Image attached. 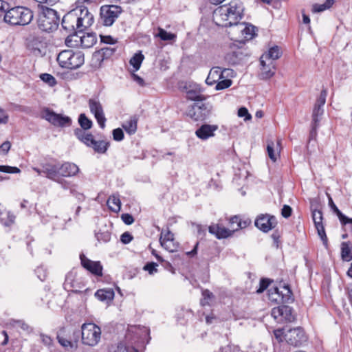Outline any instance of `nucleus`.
I'll use <instances>...</instances> for the list:
<instances>
[{
  "instance_id": "obj_22",
  "label": "nucleus",
  "mask_w": 352,
  "mask_h": 352,
  "mask_svg": "<svg viewBox=\"0 0 352 352\" xmlns=\"http://www.w3.org/2000/svg\"><path fill=\"white\" fill-rule=\"evenodd\" d=\"M275 224V218L267 214H261L255 221V226L264 232L274 228Z\"/></svg>"
},
{
  "instance_id": "obj_62",
  "label": "nucleus",
  "mask_w": 352,
  "mask_h": 352,
  "mask_svg": "<svg viewBox=\"0 0 352 352\" xmlns=\"http://www.w3.org/2000/svg\"><path fill=\"white\" fill-rule=\"evenodd\" d=\"M133 239L132 235L129 232H124L120 237L121 241L124 243L127 244L129 243Z\"/></svg>"
},
{
  "instance_id": "obj_63",
  "label": "nucleus",
  "mask_w": 352,
  "mask_h": 352,
  "mask_svg": "<svg viewBox=\"0 0 352 352\" xmlns=\"http://www.w3.org/2000/svg\"><path fill=\"white\" fill-rule=\"evenodd\" d=\"M292 208L287 205H284L282 210H281V214L285 218H288L292 214Z\"/></svg>"
},
{
  "instance_id": "obj_15",
  "label": "nucleus",
  "mask_w": 352,
  "mask_h": 352,
  "mask_svg": "<svg viewBox=\"0 0 352 352\" xmlns=\"http://www.w3.org/2000/svg\"><path fill=\"white\" fill-rule=\"evenodd\" d=\"M248 56V53L245 47L233 46L226 54L225 60L230 65H238Z\"/></svg>"
},
{
  "instance_id": "obj_16",
  "label": "nucleus",
  "mask_w": 352,
  "mask_h": 352,
  "mask_svg": "<svg viewBox=\"0 0 352 352\" xmlns=\"http://www.w3.org/2000/svg\"><path fill=\"white\" fill-rule=\"evenodd\" d=\"M89 107L91 113L94 115L100 128L105 127L106 118L103 107L100 102L96 98H90L88 101Z\"/></svg>"
},
{
  "instance_id": "obj_13",
  "label": "nucleus",
  "mask_w": 352,
  "mask_h": 352,
  "mask_svg": "<svg viewBox=\"0 0 352 352\" xmlns=\"http://www.w3.org/2000/svg\"><path fill=\"white\" fill-rule=\"evenodd\" d=\"M278 287L270 288L268 291L269 299L272 302L276 303H289L293 301L292 292L288 285H284L281 287V295L277 294Z\"/></svg>"
},
{
  "instance_id": "obj_29",
  "label": "nucleus",
  "mask_w": 352,
  "mask_h": 352,
  "mask_svg": "<svg viewBox=\"0 0 352 352\" xmlns=\"http://www.w3.org/2000/svg\"><path fill=\"white\" fill-rule=\"evenodd\" d=\"M97 41L95 33H87L80 36V45L84 48L92 47Z\"/></svg>"
},
{
  "instance_id": "obj_58",
  "label": "nucleus",
  "mask_w": 352,
  "mask_h": 352,
  "mask_svg": "<svg viewBox=\"0 0 352 352\" xmlns=\"http://www.w3.org/2000/svg\"><path fill=\"white\" fill-rule=\"evenodd\" d=\"M238 116L241 118L245 117V120H248L252 118L251 115L248 113V111L245 107H241L239 109Z\"/></svg>"
},
{
  "instance_id": "obj_33",
  "label": "nucleus",
  "mask_w": 352,
  "mask_h": 352,
  "mask_svg": "<svg viewBox=\"0 0 352 352\" xmlns=\"http://www.w3.org/2000/svg\"><path fill=\"white\" fill-rule=\"evenodd\" d=\"M95 296L100 301H110L113 299L114 292L112 289H98Z\"/></svg>"
},
{
  "instance_id": "obj_44",
  "label": "nucleus",
  "mask_w": 352,
  "mask_h": 352,
  "mask_svg": "<svg viewBox=\"0 0 352 352\" xmlns=\"http://www.w3.org/2000/svg\"><path fill=\"white\" fill-rule=\"evenodd\" d=\"M40 78L43 82H45L51 87L54 86L56 84V78L51 74H42L40 76Z\"/></svg>"
},
{
  "instance_id": "obj_4",
  "label": "nucleus",
  "mask_w": 352,
  "mask_h": 352,
  "mask_svg": "<svg viewBox=\"0 0 352 352\" xmlns=\"http://www.w3.org/2000/svg\"><path fill=\"white\" fill-rule=\"evenodd\" d=\"M33 19L31 10L25 7L12 8L5 13L4 21L12 25H25L29 24Z\"/></svg>"
},
{
  "instance_id": "obj_41",
  "label": "nucleus",
  "mask_w": 352,
  "mask_h": 352,
  "mask_svg": "<svg viewBox=\"0 0 352 352\" xmlns=\"http://www.w3.org/2000/svg\"><path fill=\"white\" fill-rule=\"evenodd\" d=\"M161 245L166 250L173 252L177 249V244L174 241V239L168 241H162L160 243Z\"/></svg>"
},
{
  "instance_id": "obj_49",
  "label": "nucleus",
  "mask_w": 352,
  "mask_h": 352,
  "mask_svg": "<svg viewBox=\"0 0 352 352\" xmlns=\"http://www.w3.org/2000/svg\"><path fill=\"white\" fill-rule=\"evenodd\" d=\"M96 236L99 241L108 242L111 239V234L108 232H98Z\"/></svg>"
},
{
  "instance_id": "obj_40",
  "label": "nucleus",
  "mask_w": 352,
  "mask_h": 352,
  "mask_svg": "<svg viewBox=\"0 0 352 352\" xmlns=\"http://www.w3.org/2000/svg\"><path fill=\"white\" fill-rule=\"evenodd\" d=\"M144 60V56L141 54H135L130 60V64L133 65L135 71H138Z\"/></svg>"
},
{
  "instance_id": "obj_45",
  "label": "nucleus",
  "mask_w": 352,
  "mask_h": 352,
  "mask_svg": "<svg viewBox=\"0 0 352 352\" xmlns=\"http://www.w3.org/2000/svg\"><path fill=\"white\" fill-rule=\"evenodd\" d=\"M202 296L204 297L203 300H201V305L205 306L209 305V300L214 298V294L210 292L208 289H205L202 292Z\"/></svg>"
},
{
  "instance_id": "obj_35",
  "label": "nucleus",
  "mask_w": 352,
  "mask_h": 352,
  "mask_svg": "<svg viewBox=\"0 0 352 352\" xmlns=\"http://www.w3.org/2000/svg\"><path fill=\"white\" fill-rule=\"evenodd\" d=\"M341 256L344 261H350L352 260L351 248L348 242H342L341 244Z\"/></svg>"
},
{
  "instance_id": "obj_60",
  "label": "nucleus",
  "mask_w": 352,
  "mask_h": 352,
  "mask_svg": "<svg viewBox=\"0 0 352 352\" xmlns=\"http://www.w3.org/2000/svg\"><path fill=\"white\" fill-rule=\"evenodd\" d=\"M121 219L123 222L126 225H131L134 222V218L133 216L128 213L122 214L121 216Z\"/></svg>"
},
{
  "instance_id": "obj_25",
  "label": "nucleus",
  "mask_w": 352,
  "mask_h": 352,
  "mask_svg": "<svg viewBox=\"0 0 352 352\" xmlns=\"http://www.w3.org/2000/svg\"><path fill=\"white\" fill-rule=\"evenodd\" d=\"M329 205L333 212H335L338 216L340 223L344 226H348L349 229L352 232V219L349 218L341 212V211L333 203L332 198L330 196L329 197Z\"/></svg>"
},
{
  "instance_id": "obj_24",
  "label": "nucleus",
  "mask_w": 352,
  "mask_h": 352,
  "mask_svg": "<svg viewBox=\"0 0 352 352\" xmlns=\"http://www.w3.org/2000/svg\"><path fill=\"white\" fill-rule=\"evenodd\" d=\"M217 129V125L204 124L196 131L195 134L199 138L206 140L214 136V133Z\"/></svg>"
},
{
  "instance_id": "obj_43",
  "label": "nucleus",
  "mask_w": 352,
  "mask_h": 352,
  "mask_svg": "<svg viewBox=\"0 0 352 352\" xmlns=\"http://www.w3.org/2000/svg\"><path fill=\"white\" fill-rule=\"evenodd\" d=\"M109 352H129L127 347L122 343L111 344L109 347Z\"/></svg>"
},
{
  "instance_id": "obj_10",
  "label": "nucleus",
  "mask_w": 352,
  "mask_h": 352,
  "mask_svg": "<svg viewBox=\"0 0 352 352\" xmlns=\"http://www.w3.org/2000/svg\"><path fill=\"white\" fill-rule=\"evenodd\" d=\"M120 6L116 5H105L100 8V19L104 25L111 26L122 13Z\"/></svg>"
},
{
  "instance_id": "obj_23",
  "label": "nucleus",
  "mask_w": 352,
  "mask_h": 352,
  "mask_svg": "<svg viewBox=\"0 0 352 352\" xmlns=\"http://www.w3.org/2000/svg\"><path fill=\"white\" fill-rule=\"evenodd\" d=\"M208 230L210 233L215 235V236L219 239H226L229 236H231L234 232V229L232 230H230L218 224L210 226L208 228Z\"/></svg>"
},
{
  "instance_id": "obj_6",
  "label": "nucleus",
  "mask_w": 352,
  "mask_h": 352,
  "mask_svg": "<svg viewBox=\"0 0 352 352\" xmlns=\"http://www.w3.org/2000/svg\"><path fill=\"white\" fill-rule=\"evenodd\" d=\"M101 338V329L94 323H84L81 326L82 343L89 346H96Z\"/></svg>"
},
{
  "instance_id": "obj_42",
  "label": "nucleus",
  "mask_w": 352,
  "mask_h": 352,
  "mask_svg": "<svg viewBox=\"0 0 352 352\" xmlns=\"http://www.w3.org/2000/svg\"><path fill=\"white\" fill-rule=\"evenodd\" d=\"M232 83V81L230 78H226V79L220 80L217 82L215 88L217 90L225 89L230 87Z\"/></svg>"
},
{
  "instance_id": "obj_64",
  "label": "nucleus",
  "mask_w": 352,
  "mask_h": 352,
  "mask_svg": "<svg viewBox=\"0 0 352 352\" xmlns=\"http://www.w3.org/2000/svg\"><path fill=\"white\" fill-rule=\"evenodd\" d=\"M85 131V130H84L82 129H76L74 131L75 135L81 142H82V140H84V137L87 134Z\"/></svg>"
},
{
  "instance_id": "obj_34",
  "label": "nucleus",
  "mask_w": 352,
  "mask_h": 352,
  "mask_svg": "<svg viewBox=\"0 0 352 352\" xmlns=\"http://www.w3.org/2000/svg\"><path fill=\"white\" fill-rule=\"evenodd\" d=\"M109 146V142L104 140H94L93 144H91L89 147H91L95 152L102 154L107 151Z\"/></svg>"
},
{
  "instance_id": "obj_55",
  "label": "nucleus",
  "mask_w": 352,
  "mask_h": 352,
  "mask_svg": "<svg viewBox=\"0 0 352 352\" xmlns=\"http://www.w3.org/2000/svg\"><path fill=\"white\" fill-rule=\"evenodd\" d=\"M113 140L116 141L122 140L124 139L123 131L120 128L113 130Z\"/></svg>"
},
{
  "instance_id": "obj_47",
  "label": "nucleus",
  "mask_w": 352,
  "mask_h": 352,
  "mask_svg": "<svg viewBox=\"0 0 352 352\" xmlns=\"http://www.w3.org/2000/svg\"><path fill=\"white\" fill-rule=\"evenodd\" d=\"M274 143L272 141H268L267 145V151L268 155H269L270 158L273 162H276V157L274 153Z\"/></svg>"
},
{
  "instance_id": "obj_39",
  "label": "nucleus",
  "mask_w": 352,
  "mask_h": 352,
  "mask_svg": "<svg viewBox=\"0 0 352 352\" xmlns=\"http://www.w3.org/2000/svg\"><path fill=\"white\" fill-rule=\"evenodd\" d=\"M78 122L81 129L88 130L91 128L93 122L84 113H81L78 118Z\"/></svg>"
},
{
  "instance_id": "obj_61",
  "label": "nucleus",
  "mask_w": 352,
  "mask_h": 352,
  "mask_svg": "<svg viewBox=\"0 0 352 352\" xmlns=\"http://www.w3.org/2000/svg\"><path fill=\"white\" fill-rule=\"evenodd\" d=\"M11 148V143L9 141L4 142L0 146V153H2L4 155H6Z\"/></svg>"
},
{
  "instance_id": "obj_51",
  "label": "nucleus",
  "mask_w": 352,
  "mask_h": 352,
  "mask_svg": "<svg viewBox=\"0 0 352 352\" xmlns=\"http://www.w3.org/2000/svg\"><path fill=\"white\" fill-rule=\"evenodd\" d=\"M0 172L8 173H19L21 172V170L19 168L14 166H0Z\"/></svg>"
},
{
  "instance_id": "obj_8",
  "label": "nucleus",
  "mask_w": 352,
  "mask_h": 352,
  "mask_svg": "<svg viewBox=\"0 0 352 352\" xmlns=\"http://www.w3.org/2000/svg\"><path fill=\"white\" fill-rule=\"evenodd\" d=\"M71 331L65 327L60 328L57 332L58 343L65 349H76L79 338V331H73L72 337L69 336Z\"/></svg>"
},
{
  "instance_id": "obj_30",
  "label": "nucleus",
  "mask_w": 352,
  "mask_h": 352,
  "mask_svg": "<svg viewBox=\"0 0 352 352\" xmlns=\"http://www.w3.org/2000/svg\"><path fill=\"white\" fill-rule=\"evenodd\" d=\"M236 28L237 30L240 31L245 39H251L252 38L254 34V27L252 25H247L246 24L242 23H239L236 25Z\"/></svg>"
},
{
  "instance_id": "obj_26",
  "label": "nucleus",
  "mask_w": 352,
  "mask_h": 352,
  "mask_svg": "<svg viewBox=\"0 0 352 352\" xmlns=\"http://www.w3.org/2000/svg\"><path fill=\"white\" fill-rule=\"evenodd\" d=\"M282 52L280 47L277 45L273 46L261 56L260 62L265 63L272 61L274 63V60L279 58Z\"/></svg>"
},
{
  "instance_id": "obj_1",
  "label": "nucleus",
  "mask_w": 352,
  "mask_h": 352,
  "mask_svg": "<svg viewBox=\"0 0 352 352\" xmlns=\"http://www.w3.org/2000/svg\"><path fill=\"white\" fill-rule=\"evenodd\" d=\"M243 10L242 2L233 0L228 6H221L214 11L213 21L219 26H236L243 18Z\"/></svg>"
},
{
  "instance_id": "obj_31",
  "label": "nucleus",
  "mask_w": 352,
  "mask_h": 352,
  "mask_svg": "<svg viewBox=\"0 0 352 352\" xmlns=\"http://www.w3.org/2000/svg\"><path fill=\"white\" fill-rule=\"evenodd\" d=\"M138 121V117L134 115L122 124V127L129 134H134L137 130Z\"/></svg>"
},
{
  "instance_id": "obj_52",
  "label": "nucleus",
  "mask_w": 352,
  "mask_h": 352,
  "mask_svg": "<svg viewBox=\"0 0 352 352\" xmlns=\"http://www.w3.org/2000/svg\"><path fill=\"white\" fill-rule=\"evenodd\" d=\"M270 280L268 278H261L259 283V288L256 290V293L261 294L269 286Z\"/></svg>"
},
{
  "instance_id": "obj_27",
  "label": "nucleus",
  "mask_w": 352,
  "mask_h": 352,
  "mask_svg": "<svg viewBox=\"0 0 352 352\" xmlns=\"http://www.w3.org/2000/svg\"><path fill=\"white\" fill-rule=\"evenodd\" d=\"M14 219L15 217L0 204V223L8 227L14 223Z\"/></svg>"
},
{
  "instance_id": "obj_56",
  "label": "nucleus",
  "mask_w": 352,
  "mask_h": 352,
  "mask_svg": "<svg viewBox=\"0 0 352 352\" xmlns=\"http://www.w3.org/2000/svg\"><path fill=\"white\" fill-rule=\"evenodd\" d=\"M220 352H241L237 346L228 344L220 349Z\"/></svg>"
},
{
  "instance_id": "obj_18",
  "label": "nucleus",
  "mask_w": 352,
  "mask_h": 352,
  "mask_svg": "<svg viewBox=\"0 0 352 352\" xmlns=\"http://www.w3.org/2000/svg\"><path fill=\"white\" fill-rule=\"evenodd\" d=\"M62 27L68 32L73 33L76 30L80 32L78 22L77 11L74 10L67 13L62 19Z\"/></svg>"
},
{
  "instance_id": "obj_46",
  "label": "nucleus",
  "mask_w": 352,
  "mask_h": 352,
  "mask_svg": "<svg viewBox=\"0 0 352 352\" xmlns=\"http://www.w3.org/2000/svg\"><path fill=\"white\" fill-rule=\"evenodd\" d=\"M323 113V110L322 107L315 106L313 109L312 118H313V123L316 124H318L320 122L319 117L322 116Z\"/></svg>"
},
{
  "instance_id": "obj_3",
  "label": "nucleus",
  "mask_w": 352,
  "mask_h": 352,
  "mask_svg": "<svg viewBox=\"0 0 352 352\" xmlns=\"http://www.w3.org/2000/svg\"><path fill=\"white\" fill-rule=\"evenodd\" d=\"M38 26L43 32H50L57 29L60 17L57 12L47 6H41Z\"/></svg>"
},
{
  "instance_id": "obj_7",
  "label": "nucleus",
  "mask_w": 352,
  "mask_h": 352,
  "mask_svg": "<svg viewBox=\"0 0 352 352\" xmlns=\"http://www.w3.org/2000/svg\"><path fill=\"white\" fill-rule=\"evenodd\" d=\"M212 109L210 103L198 102L188 108L186 115L195 121H202L210 116Z\"/></svg>"
},
{
  "instance_id": "obj_28",
  "label": "nucleus",
  "mask_w": 352,
  "mask_h": 352,
  "mask_svg": "<svg viewBox=\"0 0 352 352\" xmlns=\"http://www.w3.org/2000/svg\"><path fill=\"white\" fill-rule=\"evenodd\" d=\"M262 66L261 76L263 78L268 79L274 76L275 73V65L272 61L270 62H261Z\"/></svg>"
},
{
  "instance_id": "obj_54",
  "label": "nucleus",
  "mask_w": 352,
  "mask_h": 352,
  "mask_svg": "<svg viewBox=\"0 0 352 352\" xmlns=\"http://www.w3.org/2000/svg\"><path fill=\"white\" fill-rule=\"evenodd\" d=\"M286 331L284 329H278L274 331V335L278 342H283L285 340V334Z\"/></svg>"
},
{
  "instance_id": "obj_19",
  "label": "nucleus",
  "mask_w": 352,
  "mask_h": 352,
  "mask_svg": "<svg viewBox=\"0 0 352 352\" xmlns=\"http://www.w3.org/2000/svg\"><path fill=\"white\" fill-rule=\"evenodd\" d=\"M74 11H77L80 32H82L84 29L90 27L93 24L94 16L89 12L87 8L80 7L75 9Z\"/></svg>"
},
{
  "instance_id": "obj_32",
  "label": "nucleus",
  "mask_w": 352,
  "mask_h": 352,
  "mask_svg": "<svg viewBox=\"0 0 352 352\" xmlns=\"http://www.w3.org/2000/svg\"><path fill=\"white\" fill-rule=\"evenodd\" d=\"M109 208L114 212H118L121 208V201L118 195H113L107 200Z\"/></svg>"
},
{
  "instance_id": "obj_53",
  "label": "nucleus",
  "mask_w": 352,
  "mask_h": 352,
  "mask_svg": "<svg viewBox=\"0 0 352 352\" xmlns=\"http://www.w3.org/2000/svg\"><path fill=\"white\" fill-rule=\"evenodd\" d=\"M174 239L173 234L168 229L167 230H162L161 232L160 242L162 243V241H168Z\"/></svg>"
},
{
  "instance_id": "obj_14",
  "label": "nucleus",
  "mask_w": 352,
  "mask_h": 352,
  "mask_svg": "<svg viewBox=\"0 0 352 352\" xmlns=\"http://www.w3.org/2000/svg\"><path fill=\"white\" fill-rule=\"evenodd\" d=\"M271 315L279 322L283 321L293 322L296 318L292 308L287 305H282L273 308Z\"/></svg>"
},
{
  "instance_id": "obj_9",
  "label": "nucleus",
  "mask_w": 352,
  "mask_h": 352,
  "mask_svg": "<svg viewBox=\"0 0 352 352\" xmlns=\"http://www.w3.org/2000/svg\"><path fill=\"white\" fill-rule=\"evenodd\" d=\"M27 47L34 56L42 57L47 52V43L41 36L31 35L27 38Z\"/></svg>"
},
{
  "instance_id": "obj_2",
  "label": "nucleus",
  "mask_w": 352,
  "mask_h": 352,
  "mask_svg": "<svg viewBox=\"0 0 352 352\" xmlns=\"http://www.w3.org/2000/svg\"><path fill=\"white\" fill-rule=\"evenodd\" d=\"M79 171L77 165L71 162H64L60 164L45 163L43 164V172L45 177L58 183L62 184V177H69L76 175Z\"/></svg>"
},
{
  "instance_id": "obj_17",
  "label": "nucleus",
  "mask_w": 352,
  "mask_h": 352,
  "mask_svg": "<svg viewBox=\"0 0 352 352\" xmlns=\"http://www.w3.org/2000/svg\"><path fill=\"white\" fill-rule=\"evenodd\" d=\"M223 76L224 77H233L234 71L231 69H222L219 67H212L208 74L206 82L209 85H212L217 83L221 80V76L223 77Z\"/></svg>"
},
{
  "instance_id": "obj_48",
  "label": "nucleus",
  "mask_w": 352,
  "mask_h": 352,
  "mask_svg": "<svg viewBox=\"0 0 352 352\" xmlns=\"http://www.w3.org/2000/svg\"><path fill=\"white\" fill-rule=\"evenodd\" d=\"M327 94V93L325 89L322 90L319 97L318 98V99L316 100L315 106L322 107L326 102Z\"/></svg>"
},
{
  "instance_id": "obj_12",
  "label": "nucleus",
  "mask_w": 352,
  "mask_h": 352,
  "mask_svg": "<svg viewBox=\"0 0 352 352\" xmlns=\"http://www.w3.org/2000/svg\"><path fill=\"white\" fill-rule=\"evenodd\" d=\"M41 117L56 126H69L72 124V119L69 117L56 113L47 108L43 109Z\"/></svg>"
},
{
  "instance_id": "obj_38",
  "label": "nucleus",
  "mask_w": 352,
  "mask_h": 352,
  "mask_svg": "<svg viewBox=\"0 0 352 352\" xmlns=\"http://www.w3.org/2000/svg\"><path fill=\"white\" fill-rule=\"evenodd\" d=\"M10 325L14 327H19L23 331L30 332L32 331L31 327L22 320H11L9 322Z\"/></svg>"
},
{
  "instance_id": "obj_57",
  "label": "nucleus",
  "mask_w": 352,
  "mask_h": 352,
  "mask_svg": "<svg viewBox=\"0 0 352 352\" xmlns=\"http://www.w3.org/2000/svg\"><path fill=\"white\" fill-rule=\"evenodd\" d=\"M157 266V264H156L155 263H148L144 265L143 269L145 271L148 272V273L150 274H153L154 272H157V268H156Z\"/></svg>"
},
{
  "instance_id": "obj_37",
  "label": "nucleus",
  "mask_w": 352,
  "mask_h": 352,
  "mask_svg": "<svg viewBox=\"0 0 352 352\" xmlns=\"http://www.w3.org/2000/svg\"><path fill=\"white\" fill-rule=\"evenodd\" d=\"M155 36L160 38L162 41H174L177 37L176 34L168 32L162 28H158V33Z\"/></svg>"
},
{
  "instance_id": "obj_11",
  "label": "nucleus",
  "mask_w": 352,
  "mask_h": 352,
  "mask_svg": "<svg viewBox=\"0 0 352 352\" xmlns=\"http://www.w3.org/2000/svg\"><path fill=\"white\" fill-rule=\"evenodd\" d=\"M285 340L292 346H300L307 341V337L302 328L296 327L287 330Z\"/></svg>"
},
{
  "instance_id": "obj_50",
  "label": "nucleus",
  "mask_w": 352,
  "mask_h": 352,
  "mask_svg": "<svg viewBox=\"0 0 352 352\" xmlns=\"http://www.w3.org/2000/svg\"><path fill=\"white\" fill-rule=\"evenodd\" d=\"M74 274L72 273H69L66 276L65 280L64 283L65 288H69V289L74 288Z\"/></svg>"
},
{
  "instance_id": "obj_21",
  "label": "nucleus",
  "mask_w": 352,
  "mask_h": 352,
  "mask_svg": "<svg viewBox=\"0 0 352 352\" xmlns=\"http://www.w3.org/2000/svg\"><path fill=\"white\" fill-rule=\"evenodd\" d=\"M312 217L319 236L323 243L327 244V237L325 233L324 226L322 224L323 217L322 211L319 210H314L312 212Z\"/></svg>"
},
{
  "instance_id": "obj_36",
  "label": "nucleus",
  "mask_w": 352,
  "mask_h": 352,
  "mask_svg": "<svg viewBox=\"0 0 352 352\" xmlns=\"http://www.w3.org/2000/svg\"><path fill=\"white\" fill-rule=\"evenodd\" d=\"M186 98L190 100L202 102L205 97L201 94L199 89H189L186 91Z\"/></svg>"
},
{
  "instance_id": "obj_20",
  "label": "nucleus",
  "mask_w": 352,
  "mask_h": 352,
  "mask_svg": "<svg viewBox=\"0 0 352 352\" xmlns=\"http://www.w3.org/2000/svg\"><path fill=\"white\" fill-rule=\"evenodd\" d=\"M80 258L81 265L84 268L96 276H102V266L99 261H91L83 254L80 255Z\"/></svg>"
},
{
  "instance_id": "obj_5",
  "label": "nucleus",
  "mask_w": 352,
  "mask_h": 352,
  "mask_svg": "<svg viewBox=\"0 0 352 352\" xmlns=\"http://www.w3.org/2000/svg\"><path fill=\"white\" fill-rule=\"evenodd\" d=\"M56 60L62 68L76 69L84 64L85 57L82 52L67 50L61 51L58 54Z\"/></svg>"
},
{
  "instance_id": "obj_59",
  "label": "nucleus",
  "mask_w": 352,
  "mask_h": 352,
  "mask_svg": "<svg viewBox=\"0 0 352 352\" xmlns=\"http://www.w3.org/2000/svg\"><path fill=\"white\" fill-rule=\"evenodd\" d=\"M328 8L326 7V5L325 3H322V4H318V3H315L312 6V12H314V13H317V12H323L326 10H327Z\"/></svg>"
}]
</instances>
